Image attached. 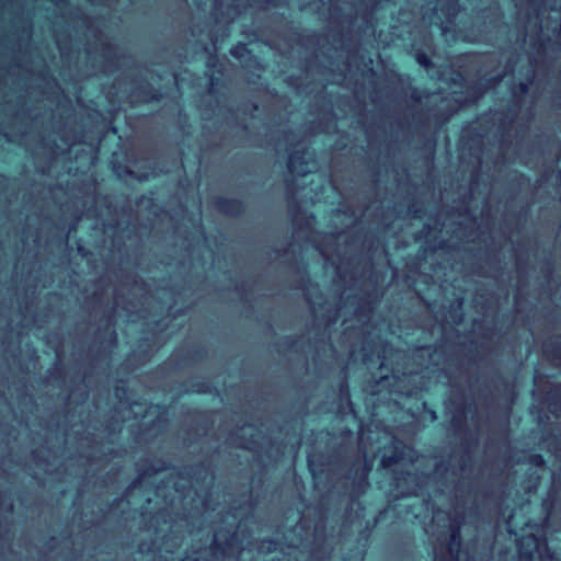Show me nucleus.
<instances>
[{
	"label": "nucleus",
	"mask_w": 561,
	"mask_h": 561,
	"mask_svg": "<svg viewBox=\"0 0 561 561\" xmlns=\"http://www.w3.org/2000/svg\"><path fill=\"white\" fill-rule=\"evenodd\" d=\"M461 522L447 517V526L433 547L434 561H459L461 547ZM473 561V560H468Z\"/></svg>",
	"instance_id": "obj_5"
},
{
	"label": "nucleus",
	"mask_w": 561,
	"mask_h": 561,
	"mask_svg": "<svg viewBox=\"0 0 561 561\" xmlns=\"http://www.w3.org/2000/svg\"><path fill=\"white\" fill-rule=\"evenodd\" d=\"M122 419H123V421H125L126 419H129V415L128 416L124 415Z\"/></svg>",
	"instance_id": "obj_44"
},
{
	"label": "nucleus",
	"mask_w": 561,
	"mask_h": 561,
	"mask_svg": "<svg viewBox=\"0 0 561 561\" xmlns=\"http://www.w3.org/2000/svg\"><path fill=\"white\" fill-rule=\"evenodd\" d=\"M543 350H545V353H546L548 356H550V350H549V345H548V344H546V345H545V348H543Z\"/></svg>",
	"instance_id": "obj_32"
},
{
	"label": "nucleus",
	"mask_w": 561,
	"mask_h": 561,
	"mask_svg": "<svg viewBox=\"0 0 561 561\" xmlns=\"http://www.w3.org/2000/svg\"><path fill=\"white\" fill-rule=\"evenodd\" d=\"M458 2L459 0H437L436 2L430 23L438 26L444 35L453 30L455 19L459 12Z\"/></svg>",
	"instance_id": "obj_7"
},
{
	"label": "nucleus",
	"mask_w": 561,
	"mask_h": 561,
	"mask_svg": "<svg viewBox=\"0 0 561 561\" xmlns=\"http://www.w3.org/2000/svg\"><path fill=\"white\" fill-rule=\"evenodd\" d=\"M216 204L217 208L227 215L236 216L242 210V204L238 199L219 198Z\"/></svg>",
	"instance_id": "obj_15"
},
{
	"label": "nucleus",
	"mask_w": 561,
	"mask_h": 561,
	"mask_svg": "<svg viewBox=\"0 0 561 561\" xmlns=\"http://www.w3.org/2000/svg\"><path fill=\"white\" fill-rule=\"evenodd\" d=\"M248 53V48L244 44H239L230 49V54L233 57L241 58Z\"/></svg>",
	"instance_id": "obj_20"
},
{
	"label": "nucleus",
	"mask_w": 561,
	"mask_h": 561,
	"mask_svg": "<svg viewBox=\"0 0 561 561\" xmlns=\"http://www.w3.org/2000/svg\"><path fill=\"white\" fill-rule=\"evenodd\" d=\"M539 479H540V477H539V476H537V477H536L535 486L537 485V483H538Z\"/></svg>",
	"instance_id": "obj_40"
},
{
	"label": "nucleus",
	"mask_w": 561,
	"mask_h": 561,
	"mask_svg": "<svg viewBox=\"0 0 561 561\" xmlns=\"http://www.w3.org/2000/svg\"><path fill=\"white\" fill-rule=\"evenodd\" d=\"M106 323H107V329H108V328H110V325H111V317H110V314H108V313H107V320H106Z\"/></svg>",
	"instance_id": "obj_33"
},
{
	"label": "nucleus",
	"mask_w": 561,
	"mask_h": 561,
	"mask_svg": "<svg viewBox=\"0 0 561 561\" xmlns=\"http://www.w3.org/2000/svg\"><path fill=\"white\" fill-rule=\"evenodd\" d=\"M457 111V107L456 108H453L450 113H448L447 115H444L443 118L444 119H448V117L453 114V112Z\"/></svg>",
	"instance_id": "obj_31"
},
{
	"label": "nucleus",
	"mask_w": 561,
	"mask_h": 561,
	"mask_svg": "<svg viewBox=\"0 0 561 561\" xmlns=\"http://www.w3.org/2000/svg\"><path fill=\"white\" fill-rule=\"evenodd\" d=\"M467 461H469V456L467 457H463L461 459V465H460V468H459V471L456 472V471H453L451 472V480H450V484H453V491L455 492V496L457 497L458 496V491H459V488H460V480L462 478V473L465 471V468L467 466Z\"/></svg>",
	"instance_id": "obj_16"
},
{
	"label": "nucleus",
	"mask_w": 561,
	"mask_h": 561,
	"mask_svg": "<svg viewBox=\"0 0 561 561\" xmlns=\"http://www.w3.org/2000/svg\"><path fill=\"white\" fill-rule=\"evenodd\" d=\"M415 59H416L417 64L420 66L424 67L425 69H430L433 65L430 57L423 51H417L415 54Z\"/></svg>",
	"instance_id": "obj_18"
},
{
	"label": "nucleus",
	"mask_w": 561,
	"mask_h": 561,
	"mask_svg": "<svg viewBox=\"0 0 561 561\" xmlns=\"http://www.w3.org/2000/svg\"><path fill=\"white\" fill-rule=\"evenodd\" d=\"M501 80L502 76H499L486 81L485 83H479V85L474 90V94L471 99V102H477L480 98H482L486 89L495 87Z\"/></svg>",
	"instance_id": "obj_17"
},
{
	"label": "nucleus",
	"mask_w": 561,
	"mask_h": 561,
	"mask_svg": "<svg viewBox=\"0 0 561 561\" xmlns=\"http://www.w3.org/2000/svg\"><path fill=\"white\" fill-rule=\"evenodd\" d=\"M286 186H287V193L288 195H290L291 197H294L295 195V188L291 184V182L289 180L286 181Z\"/></svg>",
	"instance_id": "obj_25"
},
{
	"label": "nucleus",
	"mask_w": 561,
	"mask_h": 561,
	"mask_svg": "<svg viewBox=\"0 0 561 561\" xmlns=\"http://www.w3.org/2000/svg\"><path fill=\"white\" fill-rule=\"evenodd\" d=\"M106 428H107V433H108L110 432V423L108 422H107Z\"/></svg>",
	"instance_id": "obj_42"
},
{
	"label": "nucleus",
	"mask_w": 561,
	"mask_h": 561,
	"mask_svg": "<svg viewBox=\"0 0 561 561\" xmlns=\"http://www.w3.org/2000/svg\"><path fill=\"white\" fill-rule=\"evenodd\" d=\"M106 130H107V133H108L110 130H113V131L115 133V128H113V127H110V124H108V123H107V127H106Z\"/></svg>",
	"instance_id": "obj_35"
},
{
	"label": "nucleus",
	"mask_w": 561,
	"mask_h": 561,
	"mask_svg": "<svg viewBox=\"0 0 561 561\" xmlns=\"http://www.w3.org/2000/svg\"><path fill=\"white\" fill-rule=\"evenodd\" d=\"M312 309H313V313H314V316L317 317V316H318V312H319V311H318V309H317L314 306H312Z\"/></svg>",
	"instance_id": "obj_37"
},
{
	"label": "nucleus",
	"mask_w": 561,
	"mask_h": 561,
	"mask_svg": "<svg viewBox=\"0 0 561 561\" xmlns=\"http://www.w3.org/2000/svg\"><path fill=\"white\" fill-rule=\"evenodd\" d=\"M432 363L434 364L433 359H431V363L425 365V369H430V366H431Z\"/></svg>",
	"instance_id": "obj_38"
},
{
	"label": "nucleus",
	"mask_w": 561,
	"mask_h": 561,
	"mask_svg": "<svg viewBox=\"0 0 561 561\" xmlns=\"http://www.w3.org/2000/svg\"><path fill=\"white\" fill-rule=\"evenodd\" d=\"M529 462H530L534 467H536V468H543V466H545V459H543V457H542L541 455H538V454H536V455H531V456L529 457Z\"/></svg>",
	"instance_id": "obj_21"
},
{
	"label": "nucleus",
	"mask_w": 561,
	"mask_h": 561,
	"mask_svg": "<svg viewBox=\"0 0 561 561\" xmlns=\"http://www.w3.org/2000/svg\"><path fill=\"white\" fill-rule=\"evenodd\" d=\"M431 416L433 421L437 419L436 413L434 411L431 412Z\"/></svg>",
	"instance_id": "obj_34"
},
{
	"label": "nucleus",
	"mask_w": 561,
	"mask_h": 561,
	"mask_svg": "<svg viewBox=\"0 0 561 561\" xmlns=\"http://www.w3.org/2000/svg\"><path fill=\"white\" fill-rule=\"evenodd\" d=\"M446 413L450 415V430L457 436H462L467 430V417L477 416V408L473 402H468L465 393L451 392L445 401Z\"/></svg>",
	"instance_id": "obj_6"
},
{
	"label": "nucleus",
	"mask_w": 561,
	"mask_h": 561,
	"mask_svg": "<svg viewBox=\"0 0 561 561\" xmlns=\"http://www.w3.org/2000/svg\"><path fill=\"white\" fill-rule=\"evenodd\" d=\"M233 522L228 529L215 528L208 547L193 550L181 561H240L247 550L254 548L253 541L242 533L243 522L234 525L236 514H228Z\"/></svg>",
	"instance_id": "obj_3"
},
{
	"label": "nucleus",
	"mask_w": 561,
	"mask_h": 561,
	"mask_svg": "<svg viewBox=\"0 0 561 561\" xmlns=\"http://www.w3.org/2000/svg\"><path fill=\"white\" fill-rule=\"evenodd\" d=\"M317 169L314 153L309 149L294 150L289 154L288 171L294 176H306Z\"/></svg>",
	"instance_id": "obj_10"
},
{
	"label": "nucleus",
	"mask_w": 561,
	"mask_h": 561,
	"mask_svg": "<svg viewBox=\"0 0 561 561\" xmlns=\"http://www.w3.org/2000/svg\"><path fill=\"white\" fill-rule=\"evenodd\" d=\"M106 342H107V345L110 344L111 342V337L107 335V339H106Z\"/></svg>",
	"instance_id": "obj_41"
},
{
	"label": "nucleus",
	"mask_w": 561,
	"mask_h": 561,
	"mask_svg": "<svg viewBox=\"0 0 561 561\" xmlns=\"http://www.w3.org/2000/svg\"><path fill=\"white\" fill-rule=\"evenodd\" d=\"M341 393L347 394V383L346 381L341 385Z\"/></svg>",
	"instance_id": "obj_29"
},
{
	"label": "nucleus",
	"mask_w": 561,
	"mask_h": 561,
	"mask_svg": "<svg viewBox=\"0 0 561 561\" xmlns=\"http://www.w3.org/2000/svg\"><path fill=\"white\" fill-rule=\"evenodd\" d=\"M131 99L140 102L159 100L161 93L149 83L135 84L130 88Z\"/></svg>",
	"instance_id": "obj_12"
},
{
	"label": "nucleus",
	"mask_w": 561,
	"mask_h": 561,
	"mask_svg": "<svg viewBox=\"0 0 561 561\" xmlns=\"http://www.w3.org/2000/svg\"><path fill=\"white\" fill-rule=\"evenodd\" d=\"M472 9L478 11V18L484 20V30L486 34L495 28L502 20V11L496 0H468Z\"/></svg>",
	"instance_id": "obj_8"
},
{
	"label": "nucleus",
	"mask_w": 561,
	"mask_h": 561,
	"mask_svg": "<svg viewBox=\"0 0 561 561\" xmlns=\"http://www.w3.org/2000/svg\"><path fill=\"white\" fill-rule=\"evenodd\" d=\"M161 469H162V468H153V469H152V471H153L154 473H159V472L161 471Z\"/></svg>",
	"instance_id": "obj_36"
},
{
	"label": "nucleus",
	"mask_w": 561,
	"mask_h": 561,
	"mask_svg": "<svg viewBox=\"0 0 561 561\" xmlns=\"http://www.w3.org/2000/svg\"><path fill=\"white\" fill-rule=\"evenodd\" d=\"M342 309V306H339L332 313L328 314V323L332 324L335 323L339 319V312Z\"/></svg>",
	"instance_id": "obj_23"
},
{
	"label": "nucleus",
	"mask_w": 561,
	"mask_h": 561,
	"mask_svg": "<svg viewBox=\"0 0 561 561\" xmlns=\"http://www.w3.org/2000/svg\"><path fill=\"white\" fill-rule=\"evenodd\" d=\"M410 210L413 211V216L415 218H420L421 217V215L419 214L420 213L419 210H414V209H410Z\"/></svg>",
	"instance_id": "obj_30"
},
{
	"label": "nucleus",
	"mask_w": 561,
	"mask_h": 561,
	"mask_svg": "<svg viewBox=\"0 0 561 561\" xmlns=\"http://www.w3.org/2000/svg\"><path fill=\"white\" fill-rule=\"evenodd\" d=\"M417 460L419 456L413 447L400 439L393 438L391 442V453L382 455L380 466L382 469L392 470L393 484L402 494L416 495L422 490L424 480H432L439 474L442 469L440 465H436L433 474H428L421 480L410 470H403L407 466L413 467Z\"/></svg>",
	"instance_id": "obj_4"
},
{
	"label": "nucleus",
	"mask_w": 561,
	"mask_h": 561,
	"mask_svg": "<svg viewBox=\"0 0 561 561\" xmlns=\"http://www.w3.org/2000/svg\"><path fill=\"white\" fill-rule=\"evenodd\" d=\"M539 549V540L535 536L523 537L518 541V550L522 557L533 561Z\"/></svg>",
	"instance_id": "obj_13"
},
{
	"label": "nucleus",
	"mask_w": 561,
	"mask_h": 561,
	"mask_svg": "<svg viewBox=\"0 0 561 561\" xmlns=\"http://www.w3.org/2000/svg\"><path fill=\"white\" fill-rule=\"evenodd\" d=\"M430 347H421L416 351V356L421 357L424 356V354H430Z\"/></svg>",
	"instance_id": "obj_27"
},
{
	"label": "nucleus",
	"mask_w": 561,
	"mask_h": 561,
	"mask_svg": "<svg viewBox=\"0 0 561 561\" xmlns=\"http://www.w3.org/2000/svg\"><path fill=\"white\" fill-rule=\"evenodd\" d=\"M171 484H172L173 489H174L176 492H179V491H180V490H179V486H178V483H176L173 479H168V481H167L165 485H158V486L156 488V494H157L158 496H164V489H165L167 486L171 485Z\"/></svg>",
	"instance_id": "obj_19"
},
{
	"label": "nucleus",
	"mask_w": 561,
	"mask_h": 561,
	"mask_svg": "<svg viewBox=\"0 0 561 561\" xmlns=\"http://www.w3.org/2000/svg\"><path fill=\"white\" fill-rule=\"evenodd\" d=\"M106 49H107V57H108L110 56V50H111V47H110L108 43H107Z\"/></svg>",
	"instance_id": "obj_39"
},
{
	"label": "nucleus",
	"mask_w": 561,
	"mask_h": 561,
	"mask_svg": "<svg viewBox=\"0 0 561 561\" xmlns=\"http://www.w3.org/2000/svg\"><path fill=\"white\" fill-rule=\"evenodd\" d=\"M255 428L252 425L243 426L239 430L238 436L241 437L238 446L245 449H252L257 443Z\"/></svg>",
	"instance_id": "obj_14"
},
{
	"label": "nucleus",
	"mask_w": 561,
	"mask_h": 561,
	"mask_svg": "<svg viewBox=\"0 0 561 561\" xmlns=\"http://www.w3.org/2000/svg\"><path fill=\"white\" fill-rule=\"evenodd\" d=\"M321 253L323 256H327V253L323 250H321Z\"/></svg>",
	"instance_id": "obj_43"
},
{
	"label": "nucleus",
	"mask_w": 561,
	"mask_h": 561,
	"mask_svg": "<svg viewBox=\"0 0 561 561\" xmlns=\"http://www.w3.org/2000/svg\"><path fill=\"white\" fill-rule=\"evenodd\" d=\"M538 98H539V94H536V95H534V98H533L531 105H530V107H529V114H530V115H533V108H534V106H535V104H536V102H537Z\"/></svg>",
	"instance_id": "obj_28"
},
{
	"label": "nucleus",
	"mask_w": 561,
	"mask_h": 561,
	"mask_svg": "<svg viewBox=\"0 0 561 561\" xmlns=\"http://www.w3.org/2000/svg\"><path fill=\"white\" fill-rule=\"evenodd\" d=\"M553 360H556L558 366H561V348H559L556 354L552 355Z\"/></svg>",
	"instance_id": "obj_26"
},
{
	"label": "nucleus",
	"mask_w": 561,
	"mask_h": 561,
	"mask_svg": "<svg viewBox=\"0 0 561 561\" xmlns=\"http://www.w3.org/2000/svg\"><path fill=\"white\" fill-rule=\"evenodd\" d=\"M127 172H128V174H130L131 176H135L136 179H138L140 181L148 180V173L147 172H144V173H140V174H135L134 171H131V170H128Z\"/></svg>",
	"instance_id": "obj_24"
},
{
	"label": "nucleus",
	"mask_w": 561,
	"mask_h": 561,
	"mask_svg": "<svg viewBox=\"0 0 561 561\" xmlns=\"http://www.w3.org/2000/svg\"><path fill=\"white\" fill-rule=\"evenodd\" d=\"M106 286H107V288L110 287V282H108V280H107V283H106Z\"/></svg>",
	"instance_id": "obj_45"
},
{
	"label": "nucleus",
	"mask_w": 561,
	"mask_h": 561,
	"mask_svg": "<svg viewBox=\"0 0 561 561\" xmlns=\"http://www.w3.org/2000/svg\"><path fill=\"white\" fill-rule=\"evenodd\" d=\"M371 470V465L366 459L358 458L347 473V479L351 480V496L358 497L362 495L369 485L368 476Z\"/></svg>",
	"instance_id": "obj_9"
},
{
	"label": "nucleus",
	"mask_w": 561,
	"mask_h": 561,
	"mask_svg": "<svg viewBox=\"0 0 561 561\" xmlns=\"http://www.w3.org/2000/svg\"><path fill=\"white\" fill-rule=\"evenodd\" d=\"M319 530L310 529L304 517L286 531L284 542L263 540L256 545L259 554H268L279 550L286 557V561H328L329 552L319 542Z\"/></svg>",
	"instance_id": "obj_2"
},
{
	"label": "nucleus",
	"mask_w": 561,
	"mask_h": 561,
	"mask_svg": "<svg viewBox=\"0 0 561 561\" xmlns=\"http://www.w3.org/2000/svg\"><path fill=\"white\" fill-rule=\"evenodd\" d=\"M146 479H147V472L140 473L139 477L135 481H133L130 489L134 490V489L140 488L146 482Z\"/></svg>",
	"instance_id": "obj_22"
},
{
	"label": "nucleus",
	"mask_w": 561,
	"mask_h": 561,
	"mask_svg": "<svg viewBox=\"0 0 561 561\" xmlns=\"http://www.w3.org/2000/svg\"><path fill=\"white\" fill-rule=\"evenodd\" d=\"M379 300V294L376 289L369 293L365 298L360 299L357 304L354 312L360 320H368L375 309L377 301Z\"/></svg>",
	"instance_id": "obj_11"
},
{
	"label": "nucleus",
	"mask_w": 561,
	"mask_h": 561,
	"mask_svg": "<svg viewBox=\"0 0 561 561\" xmlns=\"http://www.w3.org/2000/svg\"><path fill=\"white\" fill-rule=\"evenodd\" d=\"M516 7L526 3L529 10L536 14L529 19L528 24L525 25V42H529L531 54L529 56V76L527 82H520L512 89V98L515 111L522 106L523 99L529 91L536 77V69L538 65L546 59L549 50L556 51L561 49V0H559L558 8L551 7L550 10L554 13L551 21L543 23L541 19V11L536 9V0H515Z\"/></svg>",
	"instance_id": "obj_1"
}]
</instances>
